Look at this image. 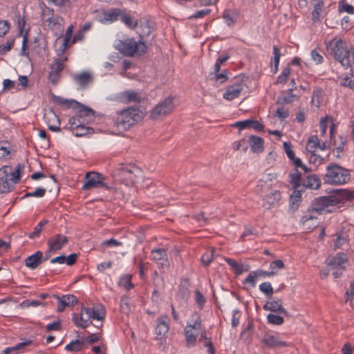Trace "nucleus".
I'll return each instance as SVG.
<instances>
[{"instance_id":"nucleus-1","label":"nucleus","mask_w":354,"mask_h":354,"mask_svg":"<svg viewBox=\"0 0 354 354\" xmlns=\"http://www.w3.org/2000/svg\"><path fill=\"white\" fill-rule=\"evenodd\" d=\"M353 198L354 193L352 192L344 189H336L332 194L317 198L312 207L319 214L330 213L335 206Z\"/></svg>"},{"instance_id":"nucleus-2","label":"nucleus","mask_w":354,"mask_h":354,"mask_svg":"<svg viewBox=\"0 0 354 354\" xmlns=\"http://www.w3.org/2000/svg\"><path fill=\"white\" fill-rule=\"evenodd\" d=\"M334 58L346 68H351L354 71V48L348 47L341 39L335 38L328 45Z\"/></svg>"},{"instance_id":"nucleus-3","label":"nucleus","mask_w":354,"mask_h":354,"mask_svg":"<svg viewBox=\"0 0 354 354\" xmlns=\"http://www.w3.org/2000/svg\"><path fill=\"white\" fill-rule=\"evenodd\" d=\"M105 318V312L102 308L82 307L80 314L73 313V322L79 328H86L91 323V319L101 321Z\"/></svg>"},{"instance_id":"nucleus-4","label":"nucleus","mask_w":354,"mask_h":354,"mask_svg":"<svg viewBox=\"0 0 354 354\" xmlns=\"http://www.w3.org/2000/svg\"><path fill=\"white\" fill-rule=\"evenodd\" d=\"M351 179V172L343 167L330 163L326 168L324 180L326 183L341 185L347 183Z\"/></svg>"},{"instance_id":"nucleus-5","label":"nucleus","mask_w":354,"mask_h":354,"mask_svg":"<svg viewBox=\"0 0 354 354\" xmlns=\"http://www.w3.org/2000/svg\"><path fill=\"white\" fill-rule=\"evenodd\" d=\"M144 118V113L138 108L129 107L118 114L116 125L119 129L127 130Z\"/></svg>"},{"instance_id":"nucleus-6","label":"nucleus","mask_w":354,"mask_h":354,"mask_svg":"<svg viewBox=\"0 0 354 354\" xmlns=\"http://www.w3.org/2000/svg\"><path fill=\"white\" fill-rule=\"evenodd\" d=\"M115 48L124 55L129 57L142 55L147 50L145 42L142 41H136L133 38L119 40L115 44Z\"/></svg>"},{"instance_id":"nucleus-7","label":"nucleus","mask_w":354,"mask_h":354,"mask_svg":"<svg viewBox=\"0 0 354 354\" xmlns=\"http://www.w3.org/2000/svg\"><path fill=\"white\" fill-rule=\"evenodd\" d=\"M202 323L200 315L194 313L192 315L191 319L187 322L184 328L186 342L187 346L191 347L195 345L196 338L201 333Z\"/></svg>"},{"instance_id":"nucleus-8","label":"nucleus","mask_w":354,"mask_h":354,"mask_svg":"<svg viewBox=\"0 0 354 354\" xmlns=\"http://www.w3.org/2000/svg\"><path fill=\"white\" fill-rule=\"evenodd\" d=\"M97 188L111 189V186L106 183V177L99 172H87L84 178L82 189L91 190Z\"/></svg>"},{"instance_id":"nucleus-9","label":"nucleus","mask_w":354,"mask_h":354,"mask_svg":"<svg viewBox=\"0 0 354 354\" xmlns=\"http://www.w3.org/2000/svg\"><path fill=\"white\" fill-rule=\"evenodd\" d=\"M329 129V136L328 138L326 139H319L317 136H311L307 142L306 149V152H313L315 151L317 148L324 151L326 149L328 148L332 139L334 136L336 124L334 123L330 124Z\"/></svg>"},{"instance_id":"nucleus-10","label":"nucleus","mask_w":354,"mask_h":354,"mask_svg":"<svg viewBox=\"0 0 354 354\" xmlns=\"http://www.w3.org/2000/svg\"><path fill=\"white\" fill-rule=\"evenodd\" d=\"M348 257L345 253L339 252L326 260L328 271H331L335 278L339 277L345 270Z\"/></svg>"},{"instance_id":"nucleus-11","label":"nucleus","mask_w":354,"mask_h":354,"mask_svg":"<svg viewBox=\"0 0 354 354\" xmlns=\"http://www.w3.org/2000/svg\"><path fill=\"white\" fill-rule=\"evenodd\" d=\"M174 98L167 97L163 101L160 102L150 113V117L156 120L167 114L170 113L174 109Z\"/></svg>"},{"instance_id":"nucleus-12","label":"nucleus","mask_w":354,"mask_h":354,"mask_svg":"<svg viewBox=\"0 0 354 354\" xmlns=\"http://www.w3.org/2000/svg\"><path fill=\"white\" fill-rule=\"evenodd\" d=\"M139 170L134 166H122L119 170L118 180L126 185H131L137 182Z\"/></svg>"},{"instance_id":"nucleus-13","label":"nucleus","mask_w":354,"mask_h":354,"mask_svg":"<svg viewBox=\"0 0 354 354\" xmlns=\"http://www.w3.org/2000/svg\"><path fill=\"white\" fill-rule=\"evenodd\" d=\"M66 60V57L56 59L51 64L48 79L53 84H56L59 82L60 73L64 68Z\"/></svg>"},{"instance_id":"nucleus-14","label":"nucleus","mask_w":354,"mask_h":354,"mask_svg":"<svg viewBox=\"0 0 354 354\" xmlns=\"http://www.w3.org/2000/svg\"><path fill=\"white\" fill-rule=\"evenodd\" d=\"M245 87V83L243 80L237 79L232 85L227 88L223 94V98L227 100H232L238 97Z\"/></svg>"},{"instance_id":"nucleus-15","label":"nucleus","mask_w":354,"mask_h":354,"mask_svg":"<svg viewBox=\"0 0 354 354\" xmlns=\"http://www.w3.org/2000/svg\"><path fill=\"white\" fill-rule=\"evenodd\" d=\"M117 100L124 104L140 103L143 100L142 94L139 91L127 90L118 93Z\"/></svg>"},{"instance_id":"nucleus-16","label":"nucleus","mask_w":354,"mask_h":354,"mask_svg":"<svg viewBox=\"0 0 354 354\" xmlns=\"http://www.w3.org/2000/svg\"><path fill=\"white\" fill-rule=\"evenodd\" d=\"M68 242V238L62 234H57L50 237L47 241L49 252L53 253L60 250Z\"/></svg>"},{"instance_id":"nucleus-17","label":"nucleus","mask_w":354,"mask_h":354,"mask_svg":"<svg viewBox=\"0 0 354 354\" xmlns=\"http://www.w3.org/2000/svg\"><path fill=\"white\" fill-rule=\"evenodd\" d=\"M77 120V118L69 119V124L71 125V128L73 130V133L74 136L76 137H81L93 133L92 128L88 127L87 124H82L80 121Z\"/></svg>"},{"instance_id":"nucleus-18","label":"nucleus","mask_w":354,"mask_h":354,"mask_svg":"<svg viewBox=\"0 0 354 354\" xmlns=\"http://www.w3.org/2000/svg\"><path fill=\"white\" fill-rule=\"evenodd\" d=\"M150 258L158 264L159 268L164 269L168 268L169 266L167 252L165 249L153 250Z\"/></svg>"},{"instance_id":"nucleus-19","label":"nucleus","mask_w":354,"mask_h":354,"mask_svg":"<svg viewBox=\"0 0 354 354\" xmlns=\"http://www.w3.org/2000/svg\"><path fill=\"white\" fill-rule=\"evenodd\" d=\"M53 297L57 301V312H63L68 306H73L77 303V297L73 295H65L59 296L54 295Z\"/></svg>"},{"instance_id":"nucleus-20","label":"nucleus","mask_w":354,"mask_h":354,"mask_svg":"<svg viewBox=\"0 0 354 354\" xmlns=\"http://www.w3.org/2000/svg\"><path fill=\"white\" fill-rule=\"evenodd\" d=\"M121 15H122V10L119 8L110 9L99 15V21L103 24H111L120 20Z\"/></svg>"},{"instance_id":"nucleus-21","label":"nucleus","mask_w":354,"mask_h":354,"mask_svg":"<svg viewBox=\"0 0 354 354\" xmlns=\"http://www.w3.org/2000/svg\"><path fill=\"white\" fill-rule=\"evenodd\" d=\"M71 118H77V121L84 124H88L95 119L94 112L92 109L84 106H80L78 112Z\"/></svg>"},{"instance_id":"nucleus-22","label":"nucleus","mask_w":354,"mask_h":354,"mask_svg":"<svg viewBox=\"0 0 354 354\" xmlns=\"http://www.w3.org/2000/svg\"><path fill=\"white\" fill-rule=\"evenodd\" d=\"M72 77L80 88H85L93 82V75L88 71L73 74Z\"/></svg>"},{"instance_id":"nucleus-23","label":"nucleus","mask_w":354,"mask_h":354,"mask_svg":"<svg viewBox=\"0 0 354 354\" xmlns=\"http://www.w3.org/2000/svg\"><path fill=\"white\" fill-rule=\"evenodd\" d=\"M9 170L10 168L8 167L0 168V193H7L10 191Z\"/></svg>"},{"instance_id":"nucleus-24","label":"nucleus","mask_w":354,"mask_h":354,"mask_svg":"<svg viewBox=\"0 0 354 354\" xmlns=\"http://www.w3.org/2000/svg\"><path fill=\"white\" fill-rule=\"evenodd\" d=\"M156 334L158 336L165 337L169 329V317L167 315H161L157 319Z\"/></svg>"},{"instance_id":"nucleus-25","label":"nucleus","mask_w":354,"mask_h":354,"mask_svg":"<svg viewBox=\"0 0 354 354\" xmlns=\"http://www.w3.org/2000/svg\"><path fill=\"white\" fill-rule=\"evenodd\" d=\"M136 28L141 37L149 35L152 31V28L150 26L149 20L145 18L137 20Z\"/></svg>"},{"instance_id":"nucleus-26","label":"nucleus","mask_w":354,"mask_h":354,"mask_svg":"<svg viewBox=\"0 0 354 354\" xmlns=\"http://www.w3.org/2000/svg\"><path fill=\"white\" fill-rule=\"evenodd\" d=\"M281 199V193L279 191H274L266 195L263 198V206L266 209H270L277 204Z\"/></svg>"},{"instance_id":"nucleus-27","label":"nucleus","mask_w":354,"mask_h":354,"mask_svg":"<svg viewBox=\"0 0 354 354\" xmlns=\"http://www.w3.org/2000/svg\"><path fill=\"white\" fill-rule=\"evenodd\" d=\"M42 257L43 253L41 251H37L26 259L25 264L30 269H35L42 262Z\"/></svg>"},{"instance_id":"nucleus-28","label":"nucleus","mask_w":354,"mask_h":354,"mask_svg":"<svg viewBox=\"0 0 354 354\" xmlns=\"http://www.w3.org/2000/svg\"><path fill=\"white\" fill-rule=\"evenodd\" d=\"M301 223L306 230H313L317 225V218L311 214H306L301 218Z\"/></svg>"},{"instance_id":"nucleus-29","label":"nucleus","mask_w":354,"mask_h":354,"mask_svg":"<svg viewBox=\"0 0 354 354\" xmlns=\"http://www.w3.org/2000/svg\"><path fill=\"white\" fill-rule=\"evenodd\" d=\"M263 343L270 348L286 346V343L281 341L278 335H266L263 339Z\"/></svg>"},{"instance_id":"nucleus-30","label":"nucleus","mask_w":354,"mask_h":354,"mask_svg":"<svg viewBox=\"0 0 354 354\" xmlns=\"http://www.w3.org/2000/svg\"><path fill=\"white\" fill-rule=\"evenodd\" d=\"M248 142L252 152L259 153L263 151L264 144L263 138L255 136H250L248 139Z\"/></svg>"},{"instance_id":"nucleus-31","label":"nucleus","mask_w":354,"mask_h":354,"mask_svg":"<svg viewBox=\"0 0 354 354\" xmlns=\"http://www.w3.org/2000/svg\"><path fill=\"white\" fill-rule=\"evenodd\" d=\"M73 29V26L72 25L69 26L66 29L64 37H60L57 39V43L59 42V41L62 42L59 49L62 52H64L71 45Z\"/></svg>"},{"instance_id":"nucleus-32","label":"nucleus","mask_w":354,"mask_h":354,"mask_svg":"<svg viewBox=\"0 0 354 354\" xmlns=\"http://www.w3.org/2000/svg\"><path fill=\"white\" fill-rule=\"evenodd\" d=\"M303 185L310 189H317L320 187L321 181L317 175H309L303 180Z\"/></svg>"},{"instance_id":"nucleus-33","label":"nucleus","mask_w":354,"mask_h":354,"mask_svg":"<svg viewBox=\"0 0 354 354\" xmlns=\"http://www.w3.org/2000/svg\"><path fill=\"white\" fill-rule=\"evenodd\" d=\"M335 236L334 249L337 250L346 245L348 241V234L342 230L337 231Z\"/></svg>"},{"instance_id":"nucleus-34","label":"nucleus","mask_w":354,"mask_h":354,"mask_svg":"<svg viewBox=\"0 0 354 354\" xmlns=\"http://www.w3.org/2000/svg\"><path fill=\"white\" fill-rule=\"evenodd\" d=\"M294 88H290L286 92L283 93L281 96L278 97L277 102L283 104H290L298 99L297 95L292 93Z\"/></svg>"},{"instance_id":"nucleus-35","label":"nucleus","mask_w":354,"mask_h":354,"mask_svg":"<svg viewBox=\"0 0 354 354\" xmlns=\"http://www.w3.org/2000/svg\"><path fill=\"white\" fill-rule=\"evenodd\" d=\"M263 308L266 310H270L272 312H279L281 313H286V310L282 306V302L281 300H273L267 301Z\"/></svg>"},{"instance_id":"nucleus-36","label":"nucleus","mask_w":354,"mask_h":354,"mask_svg":"<svg viewBox=\"0 0 354 354\" xmlns=\"http://www.w3.org/2000/svg\"><path fill=\"white\" fill-rule=\"evenodd\" d=\"M225 261L232 268L236 274H241L244 271V266L241 263H239L232 259L225 257Z\"/></svg>"},{"instance_id":"nucleus-37","label":"nucleus","mask_w":354,"mask_h":354,"mask_svg":"<svg viewBox=\"0 0 354 354\" xmlns=\"http://www.w3.org/2000/svg\"><path fill=\"white\" fill-rule=\"evenodd\" d=\"M330 122V119L328 116H326L324 118H321L319 122V129H320V136L322 137L321 139L328 138V136H327L326 132L327 129L329 127V123ZM333 123L331 121V124Z\"/></svg>"},{"instance_id":"nucleus-38","label":"nucleus","mask_w":354,"mask_h":354,"mask_svg":"<svg viewBox=\"0 0 354 354\" xmlns=\"http://www.w3.org/2000/svg\"><path fill=\"white\" fill-rule=\"evenodd\" d=\"M84 348V342L80 339L71 342L65 346V350L71 352H77Z\"/></svg>"},{"instance_id":"nucleus-39","label":"nucleus","mask_w":354,"mask_h":354,"mask_svg":"<svg viewBox=\"0 0 354 354\" xmlns=\"http://www.w3.org/2000/svg\"><path fill=\"white\" fill-rule=\"evenodd\" d=\"M32 344V340H26V341H25L24 342H21V343L17 344L15 346L7 347L6 348H5L2 351L1 354H10L13 351H18L22 350L26 346H30Z\"/></svg>"},{"instance_id":"nucleus-40","label":"nucleus","mask_w":354,"mask_h":354,"mask_svg":"<svg viewBox=\"0 0 354 354\" xmlns=\"http://www.w3.org/2000/svg\"><path fill=\"white\" fill-rule=\"evenodd\" d=\"M55 17H58V15H54L53 10L49 8H45L42 11L41 20L46 26Z\"/></svg>"},{"instance_id":"nucleus-41","label":"nucleus","mask_w":354,"mask_h":354,"mask_svg":"<svg viewBox=\"0 0 354 354\" xmlns=\"http://www.w3.org/2000/svg\"><path fill=\"white\" fill-rule=\"evenodd\" d=\"M351 71L352 73L350 75H346L344 77H339V82L340 85L354 89V71L351 70Z\"/></svg>"},{"instance_id":"nucleus-42","label":"nucleus","mask_w":354,"mask_h":354,"mask_svg":"<svg viewBox=\"0 0 354 354\" xmlns=\"http://www.w3.org/2000/svg\"><path fill=\"white\" fill-rule=\"evenodd\" d=\"M120 20L128 28L131 29L136 28L137 20L133 21L132 17L129 15L127 14L124 10H122V15H121Z\"/></svg>"},{"instance_id":"nucleus-43","label":"nucleus","mask_w":354,"mask_h":354,"mask_svg":"<svg viewBox=\"0 0 354 354\" xmlns=\"http://www.w3.org/2000/svg\"><path fill=\"white\" fill-rule=\"evenodd\" d=\"M48 27L53 32H59L63 27V19L59 16L55 17L50 24H48Z\"/></svg>"},{"instance_id":"nucleus-44","label":"nucleus","mask_w":354,"mask_h":354,"mask_svg":"<svg viewBox=\"0 0 354 354\" xmlns=\"http://www.w3.org/2000/svg\"><path fill=\"white\" fill-rule=\"evenodd\" d=\"M53 101L63 106H65L66 108H69L71 106H73L75 104H79L75 100H67L65 98H63L60 96H53Z\"/></svg>"},{"instance_id":"nucleus-45","label":"nucleus","mask_w":354,"mask_h":354,"mask_svg":"<svg viewBox=\"0 0 354 354\" xmlns=\"http://www.w3.org/2000/svg\"><path fill=\"white\" fill-rule=\"evenodd\" d=\"M306 156L309 160V162L315 165H321L324 160V158L321 156L317 154L315 151L306 152Z\"/></svg>"},{"instance_id":"nucleus-46","label":"nucleus","mask_w":354,"mask_h":354,"mask_svg":"<svg viewBox=\"0 0 354 354\" xmlns=\"http://www.w3.org/2000/svg\"><path fill=\"white\" fill-rule=\"evenodd\" d=\"M119 286L126 290H130L133 288V285L131 283V275L125 274L122 276L119 281Z\"/></svg>"},{"instance_id":"nucleus-47","label":"nucleus","mask_w":354,"mask_h":354,"mask_svg":"<svg viewBox=\"0 0 354 354\" xmlns=\"http://www.w3.org/2000/svg\"><path fill=\"white\" fill-rule=\"evenodd\" d=\"M290 182L293 185L295 189H297L301 185V174L295 169L289 175Z\"/></svg>"},{"instance_id":"nucleus-48","label":"nucleus","mask_w":354,"mask_h":354,"mask_svg":"<svg viewBox=\"0 0 354 354\" xmlns=\"http://www.w3.org/2000/svg\"><path fill=\"white\" fill-rule=\"evenodd\" d=\"M48 223L47 220L41 221L33 229L32 232L29 235V238L31 239H37L39 236L40 233L43 227Z\"/></svg>"},{"instance_id":"nucleus-49","label":"nucleus","mask_w":354,"mask_h":354,"mask_svg":"<svg viewBox=\"0 0 354 354\" xmlns=\"http://www.w3.org/2000/svg\"><path fill=\"white\" fill-rule=\"evenodd\" d=\"M290 71L291 69L289 66L283 68L277 77V84H280L283 86L286 83V81L290 74Z\"/></svg>"},{"instance_id":"nucleus-50","label":"nucleus","mask_w":354,"mask_h":354,"mask_svg":"<svg viewBox=\"0 0 354 354\" xmlns=\"http://www.w3.org/2000/svg\"><path fill=\"white\" fill-rule=\"evenodd\" d=\"M284 268V263L281 260H275L270 263V274L274 276L277 274L279 270Z\"/></svg>"},{"instance_id":"nucleus-51","label":"nucleus","mask_w":354,"mask_h":354,"mask_svg":"<svg viewBox=\"0 0 354 354\" xmlns=\"http://www.w3.org/2000/svg\"><path fill=\"white\" fill-rule=\"evenodd\" d=\"M259 290L268 298H271L273 294V288L270 282H263L261 283L259 285Z\"/></svg>"},{"instance_id":"nucleus-52","label":"nucleus","mask_w":354,"mask_h":354,"mask_svg":"<svg viewBox=\"0 0 354 354\" xmlns=\"http://www.w3.org/2000/svg\"><path fill=\"white\" fill-rule=\"evenodd\" d=\"M323 7L324 2L322 1H319L315 4L314 10L312 12L313 20L314 21L319 19Z\"/></svg>"},{"instance_id":"nucleus-53","label":"nucleus","mask_w":354,"mask_h":354,"mask_svg":"<svg viewBox=\"0 0 354 354\" xmlns=\"http://www.w3.org/2000/svg\"><path fill=\"white\" fill-rule=\"evenodd\" d=\"M272 49H273L272 60H273L274 66H276V68H277V67H279V62H280V58L282 55L281 52V48L277 46H274Z\"/></svg>"},{"instance_id":"nucleus-54","label":"nucleus","mask_w":354,"mask_h":354,"mask_svg":"<svg viewBox=\"0 0 354 354\" xmlns=\"http://www.w3.org/2000/svg\"><path fill=\"white\" fill-rule=\"evenodd\" d=\"M267 319L270 324L274 325H281L284 322V319L282 317L274 314H269L267 316Z\"/></svg>"},{"instance_id":"nucleus-55","label":"nucleus","mask_w":354,"mask_h":354,"mask_svg":"<svg viewBox=\"0 0 354 354\" xmlns=\"http://www.w3.org/2000/svg\"><path fill=\"white\" fill-rule=\"evenodd\" d=\"M310 56L312 60L316 64H320L324 62V57L321 54L320 51L317 49H313L311 50Z\"/></svg>"},{"instance_id":"nucleus-56","label":"nucleus","mask_w":354,"mask_h":354,"mask_svg":"<svg viewBox=\"0 0 354 354\" xmlns=\"http://www.w3.org/2000/svg\"><path fill=\"white\" fill-rule=\"evenodd\" d=\"M289 115L288 109L281 106L279 107L275 113V116L279 118L281 120H283L286 119Z\"/></svg>"},{"instance_id":"nucleus-57","label":"nucleus","mask_w":354,"mask_h":354,"mask_svg":"<svg viewBox=\"0 0 354 354\" xmlns=\"http://www.w3.org/2000/svg\"><path fill=\"white\" fill-rule=\"evenodd\" d=\"M248 144L245 140H241L232 143V148L234 150H243L245 151L248 149Z\"/></svg>"},{"instance_id":"nucleus-58","label":"nucleus","mask_w":354,"mask_h":354,"mask_svg":"<svg viewBox=\"0 0 354 354\" xmlns=\"http://www.w3.org/2000/svg\"><path fill=\"white\" fill-rule=\"evenodd\" d=\"M213 250L207 251L201 257V261L205 266H208L213 260Z\"/></svg>"},{"instance_id":"nucleus-59","label":"nucleus","mask_w":354,"mask_h":354,"mask_svg":"<svg viewBox=\"0 0 354 354\" xmlns=\"http://www.w3.org/2000/svg\"><path fill=\"white\" fill-rule=\"evenodd\" d=\"M129 300V297L126 295H124L120 298V310L124 313H128L130 310Z\"/></svg>"},{"instance_id":"nucleus-60","label":"nucleus","mask_w":354,"mask_h":354,"mask_svg":"<svg viewBox=\"0 0 354 354\" xmlns=\"http://www.w3.org/2000/svg\"><path fill=\"white\" fill-rule=\"evenodd\" d=\"M14 46V40L10 39L6 43L0 46V55H4L8 53Z\"/></svg>"},{"instance_id":"nucleus-61","label":"nucleus","mask_w":354,"mask_h":354,"mask_svg":"<svg viewBox=\"0 0 354 354\" xmlns=\"http://www.w3.org/2000/svg\"><path fill=\"white\" fill-rule=\"evenodd\" d=\"M46 194V189L43 187H37L34 192L27 193L25 196H31L41 198Z\"/></svg>"},{"instance_id":"nucleus-62","label":"nucleus","mask_w":354,"mask_h":354,"mask_svg":"<svg viewBox=\"0 0 354 354\" xmlns=\"http://www.w3.org/2000/svg\"><path fill=\"white\" fill-rule=\"evenodd\" d=\"M195 301L198 304L199 308L202 309L205 305L206 299L198 290L195 291Z\"/></svg>"},{"instance_id":"nucleus-63","label":"nucleus","mask_w":354,"mask_h":354,"mask_svg":"<svg viewBox=\"0 0 354 354\" xmlns=\"http://www.w3.org/2000/svg\"><path fill=\"white\" fill-rule=\"evenodd\" d=\"M283 146L288 158L290 160L295 158V156L294 151L292 150V145L290 142H284Z\"/></svg>"},{"instance_id":"nucleus-64","label":"nucleus","mask_w":354,"mask_h":354,"mask_svg":"<svg viewBox=\"0 0 354 354\" xmlns=\"http://www.w3.org/2000/svg\"><path fill=\"white\" fill-rule=\"evenodd\" d=\"M339 11L340 12H346L348 14H354V7L348 3H342L339 6Z\"/></svg>"}]
</instances>
